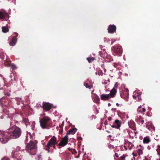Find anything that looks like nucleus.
Returning <instances> with one entry per match:
<instances>
[{"mask_svg": "<svg viewBox=\"0 0 160 160\" xmlns=\"http://www.w3.org/2000/svg\"><path fill=\"white\" fill-rule=\"evenodd\" d=\"M37 143V141L35 140L34 141H30L29 143H27L26 145V149L30 154L31 155L36 154Z\"/></svg>", "mask_w": 160, "mask_h": 160, "instance_id": "1", "label": "nucleus"}, {"mask_svg": "<svg viewBox=\"0 0 160 160\" xmlns=\"http://www.w3.org/2000/svg\"><path fill=\"white\" fill-rule=\"evenodd\" d=\"M21 134V129L16 126L14 125L11 128V139L18 138Z\"/></svg>", "mask_w": 160, "mask_h": 160, "instance_id": "2", "label": "nucleus"}, {"mask_svg": "<svg viewBox=\"0 0 160 160\" xmlns=\"http://www.w3.org/2000/svg\"><path fill=\"white\" fill-rule=\"evenodd\" d=\"M39 122L40 126L42 129H48L51 127V119L48 117L45 116L40 119Z\"/></svg>", "mask_w": 160, "mask_h": 160, "instance_id": "3", "label": "nucleus"}, {"mask_svg": "<svg viewBox=\"0 0 160 160\" xmlns=\"http://www.w3.org/2000/svg\"><path fill=\"white\" fill-rule=\"evenodd\" d=\"M59 141H57V138L55 136H53L48 142L47 144L45 146V149L48 152H49V149L52 146L57 144Z\"/></svg>", "mask_w": 160, "mask_h": 160, "instance_id": "4", "label": "nucleus"}, {"mask_svg": "<svg viewBox=\"0 0 160 160\" xmlns=\"http://www.w3.org/2000/svg\"><path fill=\"white\" fill-rule=\"evenodd\" d=\"M112 50L114 52L119 56H121L122 54V48L119 45H116L112 47Z\"/></svg>", "mask_w": 160, "mask_h": 160, "instance_id": "5", "label": "nucleus"}, {"mask_svg": "<svg viewBox=\"0 0 160 160\" xmlns=\"http://www.w3.org/2000/svg\"><path fill=\"white\" fill-rule=\"evenodd\" d=\"M9 132V129H8L7 130L5 134H3L2 133H1L0 134V141L3 143H6L9 140V136L7 137L6 135V133Z\"/></svg>", "mask_w": 160, "mask_h": 160, "instance_id": "6", "label": "nucleus"}, {"mask_svg": "<svg viewBox=\"0 0 160 160\" xmlns=\"http://www.w3.org/2000/svg\"><path fill=\"white\" fill-rule=\"evenodd\" d=\"M68 142V138L67 136H65L62 138L61 141L58 144V148L60 149L61 147H64L67 144Z\"/></svg>", "mask_w": 160, "mask_h": 160, "instance_id": "7", "label": "nucleus"}, {"mask_svg": "<svg viewBox=\"0 0 160 160\" xmlns=\"http://www.w3.org/2000/svg\"><path fill=\"white\" fill-rule=\"evenodd\" d=\"M8 18V14L5 11H0V19L2 21L7 20Z\"/></svg>", "mask_w": 160, "mask_h": 160, "instance_id": "8", "label": "nucleus"}, {"mask_svg": "<svg viewBox=\"0 0 160 160\" xmlns=\"http://www.w3.org/2000/svg\"><path fill=\"white\" fill-rule=\"evenodd\" d=\"M52 105L48 102H43L42 103L43 108L46 111H49L51 109Z\"/></svg>", "mask_w": 160, "mask_h": 160, "instance_id": "9", "label": "nucleus"}, {"mask_svg": "<svg viewBox=\"0 0 160 160\" xmlns=\"http://www.w3.org/2000/svg\"><path fill=\"white\" fill-rule=\"evenodd\" d=\"M108 29V33H112L116 31V27L114 25H110L109 26Z\"/></svg>", "mask_w": 160, "mask_h": 160, "instance_id": "10", "label": "nucleus"}, {"mask_svg": "<svg viewBox=\"0 0 160 160\" xmlns=\"http://www.w3.org/2000/svg\"><path fill=\"white\" fill-rule=\"evenodd\" d=\"M146 127L151 131L155 130V128L151 122H146Z\"/></svg>", "mask_w": 160, "mask_h": 160, "instance_id": "11", "label": "nucleus"}, {"mask_svg": "<svg viewBox=\"0 0 160 160\" xmlns=\"http://www.w3.org/2000/svg\"><path fill=\"white\" fill-rule=\"evenodd\" d=\"M15 36L13 37L12 40L11 41V46H14L15 45L17 41V38L16 37L18 36V34L17 33H15Z\"/></svg>", "mask_w": 160, "mask_h": 160, "instance_id": "12", "label": "nucleus"}, {"mask_svg": "<svg viewBox=\"0 0 160 160\" xmlns=\"http://www.w3.org/2000/svg\"><path fill=\"white\" fill-rule=\"evenodd\" d=\"M128 124L129 127L132 129L134 130H136L135 123L133 121H130L129 122H128Z\"/></svg>", "mask_w": 160, "mask_h": 160, "instance_id": "13", "label": "nucleus"}, {"mask_svg": "<svg viewBox=\"0 0 160 160\" xmlns=\"http://www.w3.org/2000/svg\"><path fill=\"white\" fill-rule=\"evenodd\" d=\"M136 122L139 124H142L144 122V121L143 119V118L141 116L137 117V118L136 119Z\"/></svg>", "mask_w": 160, "mask_h": 160, "instance_id": "14", "label": "nucleus"}, {"mask_svg": "<svg viewBox=\"0 0 160 160\" xmlns=\"http://www.w3.org/2000/svg\"><path fill=\"white\" fill-rule=\"evenodd\" d=\"M129 95L128 92V90L123 91L121 94V96L122 98L125 99L128 98Z\"/></svg>", "mask_w": 160, "mask_h": 160, "instance_id": "15", "label": "nucleus"}, {"mask_svg": "<svg viewBox=\"0 0 160 160\" xmlns=\"http://www.w3.org/2000/svg\"><path fill=\"white\" fill-rule=\"evenodd\" d=\"M101 99L103 101L107 100L110 98V95L109 94H102L100 97Z\"/></svg>", "mask_w": 160, "mask_h": 160, "instance_id": "16", "label": "nucleus"}, {"mask_svg": "<svg viewBox=\"0 0 160 160\" xmlns=\"http://www.w3.org/2000/svg\"><path fill=\"white\" fill-rule=\"evenodd\" d=\"M133 97L134 99H137L138 98V101H140L141 100V95L139 92H134Z\"/></svg>", "mask_w": 160, "mask_h": 160, "instance_id": "17", "label": "nucleus"}, {"mask_svg": "<svg viewBox=\"0 0 160 160\" xmlns=\"http://www.w3.org/2000/svg\"><path fill=\"white\" fill-rule=\"evenodd\" d=\"M114 124L116 126V128L118 129L121 126V122L118 120H116L114 122Z\"/></svg>", "mask_w": 160, "mask_h": 160, "instance_id": "18", "label": "nucleus"}, {"mask_svg": "<svg viewBox=\"0 0 160 160\" xmlns=\"http://www.w3.org/2000/svg\"><path fill=\"white\" fill-rule=\"evenodd\" d=\"M116 89L114 88H113L111 90L109 95L111 96V97H113L116 94Z\"/></svg>", "mask_w": 160, "mask_h": 160, "instance_id": "19", "label": "nucleus"}, {"mask_svg": "<svg viewBox=\"0 0 160 160\" xmlns=\"http://www.w3.org/2000/svg\"><path fill=\"white\" fill-rule=\"evenodd\" d=\"M93 101L97 103H100V98L96 94H95L93 98Z\"/></svg>", "mask_w": 160, "mask_h": 160, "instance_id": "20", "label": "nucleus"}, {"mask_svg": "<svg viewBox=\"0 0 160 160\" xmlns=\"http://www.w3.org/2000/svg\"><path fill=\"white\" fill-rule=\"evenodd\" d=\"M77 129L76 128H73L69 130L67 134H74L77 132Z\"/></svg>", "mask_w": 160, "mask_h": 160, "instance_id": "21", "label": "nucleus"}, {"mask_svg": "<svg viewBox=\"0 0 160 160\" xmlns=\"http://www.w3.org/2000/svg\"><path fill=\"white\" fill-rule=\"evenodd\" d=\"M99 54L101 57L103 58L107 55L106 52L104 50H103V52L102 51H99Z\"/></svg>", "mask_w": 160, "mask_h": 160, "instance_id": "22", "label": "nucleus"}, {"mask_svg": "<svg viewBox=\"0 0 160 160\" xmlns=\"http://www.w3.org/2000/svg\"><path fill=\"white\" fill-rule=\"evenodd\" d=\"M7 86H5L4 87L3 89L4 91V93L5 95H7L8 96H9L10 95L9 93V92H8V91H9V89L8 88L7 89Z\"/></svg>", "mask_w": 160, "mask_h": 160, "instance_id": "23", "label": "nucleus"}, {"mask_svg": "<svg viewBox=\"0 0 160 160\" xmlns=\"http://www.w3.org/2000/svg\"><path fill=\"white\" fill-rule=\"evenodd\" d=\"M143 142L144 143H148L150 141V140L148 137H145L143 139Z\"/></svg>", "mask_w": 160, "mask_h": 160, "instance_id": "24", "label": "nucleus"}, {"mask_svg": "<svg viewBox=\"0 0 160 160\" xmlns=\"http://www.w3.org/2000/svg\"><path fill=\"white\" fill-rule=\"evenodd\" d=\"M126 145L128 146L130 150L131 149L134 147L133 144L129 142L126 143Z\"/></svg>", "mask_w": 160, "mask_h": 160, "instance_id": "25", "label": "nucleus"}, {"mask_svg": "<svg viewBox=\"0 0 160 160\" xmlns=\"http://www.w3.org/2000/svg\"><path fill=\"white\" fill-rule=\"evenodd\" d=\"M2 32H7L9 31V29L7 25L5 27H2Z\"/></svg>", "mask_w": 160, "mask_h": 160, "instance_id": "26", "label": "nucleus"}, {"mask_svg": "<svg viewBox=\"0 0 160 160\" xmlns=\"http://www.w3.org/2000/svg\"><path fill=\"white\" fill-rule=\"evenodd\" d=\"M86 59L88 61V62L90 63L95 60V58L94 57H88Z\"/></svg>", "mask_w": 160, "mask_h": 160, "instance_id": "27", "label": "nucleus"}, {"mask_svg": "<svg viewBox=\"0 0 160 160\" xmlns=\"http://www.w3.org/2000/svg\"><path fill=\"white\" fill-rule=\"evenodd\" d=\"M23 121L26 125H27L29 124V121L28 118H23Z\"/></svg>", "mask_w": 160, "mask_h": 160, "instance_id": "28", "label": "nucleus"}, {"mask_svg": "<svg viewBox=\"0 0 160 160\" xmlns=\"http://www.w3.org/2000/svg\"><path fill=\"white\" fill-rule=\"evenodd\" d=\"M84 86L87 88L89 89H91L93 87L92 85H89L87 83H85L84 84Z\"/></svg>", "mask_w": 160, "mask_h": 160, "instance_id": "29", "label": "nucleus"}, {"mask_svg": "<svg viewBox=\"0 0 160 160\" xmlns=\"http://www.w3.org/2000/svg\"><path fill=\"white\" fill-rule=\"evenodd\" d=\"M138 153L139 156H140L142 154L143 152L142 149H138Z\"/></svg>", "mask_w": 160, "mask_h": 160, "instance_id": "30", "label": "nucleus"}, {"mask_svg": "<svg viewBox=\"0 0 160 160\" xmlns=\"http://www.w3.org/2000/svg\"><path fill=\"white\" fill-rule=\"evenodd\" d=\"M101 67L103 69L104 72H106V69L105 68V66L104 64H103L102 65Z\"/></svg>", "mask_w": 160, "mask_h": 160, "instance_id": "31", "label": "nucleus"}, {"mask_svg": "<svg viewBox=\"0 0 160 160\" xmlns=\"http://www.w3.org/2000/svg\"><path fill=\"white\" fill-rule=\"evenodd\" d=\"M11 66L13 70L16 68V67L14 65L11 63Z\"/></svg>", "mask_w": 160, "mask_h": 160, "instance_id": "32", "label": "nucleus"}, {"mask_svg": "<svg viewBox=\"0 0 160 160\" xmlns=\"http://www.w3.org/2000/svg\"><path fill=\"white\" fill-rule=\"evenodd\" d=\"M126 156L124 154H123L122 156L120 157L121 160H125Z\"/></svg>", "mask_w": 160, "mask_h": 160, "instance_id": "33", "label": "nucleus"}, {"mask_svg": "<svg viewBox=\"0 0 160 160\" xmlns=\"http://www.w3.org/2000/svg\"><path fill=\"white\" fill-rule=\"evenodd\" d=\"M64 125V122H62L61 125H60V127L61 128H62Z\"/></svg>", "mask_w": 160, "mask_h": 160, "instance_id": "34", "label": "nucleus"}, {"mask_svg": "<svg viewBox=\"0 0 160 160\" xmlns=\"http://www.w3.org/2000/svg\"><path fill=\"white\" fill-rule=\"evenodd\" d=\"M132 154L133 156L134 157H135L137 156V153H134V152H133L132 153Z\"/></svg>", "mask_w": 160, "mask_h": 160, "instance_id": "35", "label": "nucleus"}, {"mask_svg": "<svg viewBox=\"0 0 160 160\" xmlns=\"http://www.w3.org/2000/svg\"><path fill=\"white\" fill-rule=\"evenodd\" d=\"M2 160H9V159L8 158L5 157L3 158H2Z\"/></svg>", "mask_w": 160, "mask_h": 160, "instance_id": "36", "label": "nucleus"}, {"mask_svg": "<svg viewBox=\"0 0 160 160\" xmlns=\"http://www.w3.org/2000/svg\"><path fill=\"white\" fill-rule=\"evenodd\" d=\"M141 106H140L139 107H138V112H140L141 110H140V109H141Z\"/></svg>", "mask_w": 160, "mask_h": 160, "instance_id": "37", "label": "nucleus"}, {"mask_svg": "<svg viewBox=\"0 0 160 160\" xmlns=\"http://www.w3.org/2000/svg\"><path fill=\"white\" fill-rule=\"evenodd\" d=\"M146 111V109L145 108H142V113H144V112H145Z\"/></svg>", "mask_w": 160, "mask_h": 160, "instance_id": "38", "label": "nucleus"}, {"mask_svg": "<svg viewBox=\"0 0 160 160\" xmlns=\"http://www.w3.org/2000/svg\"><path fill=\"white\" fill-rule=\"evenodd\" d=\"M157 147L158 148L157 149V150H160V146L158 145Z\"/></svg>", "mask_w": 160, "mask_h": 160, "instance_id": "39", "label": "nucleus"}, {"mask_svg": "<svg viewBox=\"0 0 160 160\" xmlns=\"http://www.w3.org/2000/svg\"><path fill=\"white\" fill-rule=\"evenodd\" d=\"M112 118L111 117H108V121H111L112 120Z\"/></svg>", "mask_w": 160, "mask_h": 160, "instance_id": "40", "label": "nucleus"}, {"mask_svg": "<svg viewBox=\"0 0 160 160\" xmlns=\"http://www.w3.org/2000/svg\"><path fill=\"white\" fill-rule=\"evenodd\" d=\"M115 156L116 157H117V158H118V157H119V155H118V154L117 153H115Z\"/></svg>", "mask_w": 160, "mask_h": 160, "instance_id": "41", "label": "nucleus"}, {"mask_svg": "<svg viewBox=\"0 0 160 160\" xmlns=\"http://www.w3.org/2000/svg\"><path fill=\"white\" fill-rule=\"evenodd\" d=\"M3 79L4 82L5 84H6V79L3 78Z\"/></svg>", "mask_w": 160, "mask_h": 160, "instance_id": "42", "label": "nucleus"}, {"mask_svg": "<svg viewBox=\"0 0 160 160\" xmlns=\"http://www.w3.org/2000/svg\"><path fill=\"white\" fill-rule=\"evenodd\" d=\"M111 127L113 128H116V126L115 125H112Z\"/></svg>", "mask_w": 160, "mask_h": 160, "instance_id": "43", "label": "nucleus"}, {"mask_svg": "<svg viewBox=\"0 0 160 160\" xmlns=\"http://www.w3.org/2000/svg\"><path fill=\"white\" fill-rule=\"evenodd\" d=\"M52 147L55 149H56V146H55V145H54L52 146Z\"/></svg>", "mask_w": 160, "mask_h": 160, "instance_id": "44", "label": "nucleus"}, {"mask_svg": "<svg viewBox=\"0 0 160 160\" xmlns=\"http://www.w3.org/2000/svg\"><path fill=\"white\" fill-rule=\"evenodd\" d=\"M158 152V153L159 154V155H160V150H157Z\"/></svg>", "mask_w": 160, "mask_h": 160, "instance_id": "45", "label": "nucleus"}, {"mask_svg": "<svg viewBox=\"0 0 160 160\" xmlns=\"http://www.w3.org/2000/svg\"><path fill=\"white\" fill-rule=\"evenodd\" d=\"M27 137H28L27 136H26V139L25 141V142H27L28 140V139H27Z\"/></svg>", "mask_w": 160, "mask_h": 160, "instance_id": "46", "label": "nucleus"}, {"mask_svg": "<svg viewBox=\"0 0 160 160\" xmlns=\"http://www.w3.org/2000/svg\"><path fill=\"white\" fill-rule=\"evenodd\" d=\"M116 105L117 106H118V107H119V105H120L119 104H118V103H117L116 104Z\"/></svg>", "mask_w": 160, "mask_h": 160, "instance_id": "47", "label": "nucleus"}, {"mask_svg": "<svg viewBox=\"0 0 160 160\" xmlns=\"http://www.w3.org/2000/svg\"><path fill=\"white\" fill-rule=\"evenodd\" d=\"M106 132H108V133H110V131H108L107 130V131H106Z\"/></svg>", "mask_w": 160, "mask_h": 160, "instance_id": "48", "label": "nucleus"}, {"mask_svg": "<svg viewBox=\"0 0 160 160\" xmlns=\"http://www.w3.org/2000/svg\"><path fill=\"white\" fill-rule=\"evenodd\" d=\"M124 147H125V149L126 150H127V148H126V146H124Z\"/></svg>", "mask_w": 160, "mask_h": 160, "instance_id": "49", "label": "nucleus"}, {"mask_svg": "<svg viewBox=\"0 0 160 160\" xmlns=\"http://www.w3.org/2000/svg\"><path fill=\"white\" fill-rule=\"evenodd\" d=\"M12 154H14V152L13 151L12 152Z\"/></svg>", "mask_w": 160, "mask_h": 160, "instance_id": "50", "label": "nucleus"}, {"mask_svg": "<svg viewBox=\"0 0 160 160\" xmlns=\"http://www.w3.org/2000/svg\"><path fill=\"white\" fill-rule=\"evenodd\" d=\"M111 105V104L109 103L108 104V106H110Z\"/></svg>", "mask_w": 160, "mask_h": 160, "instance_id": "51", "label": "nucleus"}, {"mask_svg": "<svg viewBox=\"0 0 160 160\" xmlns=\"http://www.w3.org/2000/svg\"><path fill=\"white\" fill-rule=\"evenodd\" d=\"M73 151H74L76 153H77V152H76V151H75V149H73Z\"/></svg>", "mask_w": 160, "mask_h": 160, "instance_id": "52", "label": "nucleus"}, {"mask_svg": "<svg viewBox=\"0 0 160 160\" xmlns=\"http://www.w3.org/2000/svg\"><path fill=\"white\" fill-rule=\"evenodd\" d=\"M113 42H114L113 41L112 42H111V44H112L113 43Z\"/></svg>", "mask_w": 160, "mask_h": 160, "instance_id": "53", "label": "nucleus"}, {"mask_svg": "<svg viewBox=\"0 0 160 160\" xmlns=\"http://www.w3.org/2000/svg\"><path fill=\"white\" fill-rule=\"evenodd\" d=\"M1 118H3V117H2V116H1Z\"/></svg>", "mask_w": 160, "mask_h": 160, "instance_id": "54", "label": "nucleus"}, {"mask_svg": "<svg viewBox=\"0 0 160 160\" xmlns=\"http://www.w3.org/2000/svg\"><path fill=\"white\" fill-rule=\"evenodd\" d=\"M14 157H15V156H13V155H12V157L13 158H14Z\"/></svg>", "mask_w": 160, "mask_h": 160, "instance_id": "55", "label": "nucleus"}, {"mask_svg": "<svg viewBox=\"0 0 160 160\" xmlns=\"http://www.w3.org/2000/svg\"><path fill=\"white\" fill-rule=\"evenodd\" d=\"M147 115H148V116H149V115H149V114L147 113Z\"/></svg>", "mask_w": 160, "mask_h": 160, "instance_id": "56", "label": "nucleus"}, {"mask_svg": "<svg viewBox=\"0 0 160 160\" xmlns=\"http://www.w3.org/2000/svg\"><path fill=\"white\" fill-rule=\"evenodd\" d=\"M147 115H148V116H149V115H149V114L147 113Z\"/></svg>", "mask_w": 160, "mask_h": 160, "instance_id": "57", "label": "nucleus"}, {"mask_svg": "<svg viewBox=\"0 0 160 160\" xmlns=\"http://www.w3.org/2000/svg\"><path fill=\"white\" fill-rule=\"evenodd\" d=\"M29 134L30 135V136L31 135V134L30 133H29Z\"/></svg>", "mask_w": 160, "mask_h": 160, "instance_id": "58", "label": "nucleus"}, {"mask_svg": "<svg viewBox=\"0 0 160 160\" xmlns=\"http://www.w3.org/2000/svg\"><path fill=\"white\" fill-rule=\"evenodd\" d=\"M2 89V88H0V90H1Z\"/></svg>", "mask_w": 160, "mask_h": 160, "instance_id": "59", "label": "nucleus"}, {"mask_svg": "<svg viewBox=\"0 0 160 160\" xmlns=\"http://www.w3.org/2000/svg\"><path fill=\"white\" fill-rule=\"evenodd\" d=\"M8 114L9 115V112H8Z\"/></svg>", "mask_w": 160, "mask_h": 160, "instance_id": "60", "label": "nucleus"}, {"mask_svg": "<svg viewBox=\"0 0 160 160\" xmlns=\"http://www.w3.org/2000/svg\"><path fill=\"white\" fill-rule=\"evenodd\" d=\"M0 87H1V85H0Z\"/></svg>", "mask_w": 160, "mask_h": 160, "instance_id": "61", "label": "nucleus"}]
</instances>
